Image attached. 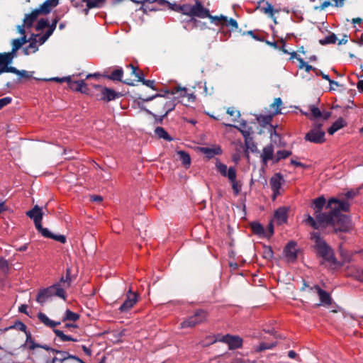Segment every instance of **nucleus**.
Here are the masks:
<instances>
[{
    "instance_id": "obj_1",
    "label": "nucleus",
    "mask_w": 363,
    "mask_h": 363,
    "mask_svg": "<svg viewBox=\"0 0 363 363\" xmlns=\"http://www.w3.org/2000/svg\"><path fill=\"white\" fill-rule=\"evenodd\" d=\"M350 206L348 201L335 198L329 199L326 204L325 197L319 196L313 200L311 205L315 219L308 215L306 222L316 230L331 226L335 233L349 232L352 228L350 218L340 211H348Z\"/></svg>"
},
{
    "instance_id": "obj_2",
    "label": "nucleus",
    "mask_w": 363,
    "mask_h": 363,
    "mask_svg": "<svg viewBox=\"0 0 363 363\" xmlns=\"http://www.w3.org/2000/svg\"><path fill=\"white\" fill-rule=\"evenodd\" d=\"M311 239L314 241V248L316 255L321 257V265L333 267L337 264L334 251L332 247L324 240L318 232H313L311 234Z\"/></svg>"
},
{
    "instance_id": "obj_3",
    "label": "nucleus",
    "mask_w": 363,
    "mask_h": 363,
    "mask_svg": "<svg viewBox=\"0 0 363 363\" xmlns=\"http://www.w3.org/2000/svg\"><path fill=\"white\" fill-rule=\"evenodd\" d=\"M311 239L314 241V248L316 255L321 257V265L333 267L337 264L334 251L332 247L324 240L318 232H313L311 234Z\"/></svg>"
},
{
    "instance_id": "obj_4",
    "label": "nucleus",
    "mask_w": 363,
    "mask_h": 363,
    "mask_svg": "<svg viewBox=\"0 0 363 363\" xmlns=\"http://www.w3.org/2000/svg\"><path fill=\"white\" fill-rule=\"evenodd\" d=\"M46 351L49 352V354L42 357L41 363H68L71 360L78 363H85L78 357L70 354L66 351L59 350L50 347Z\"/></svg>"
},
{
    "instance_id": "obj_5",
    "label": "nucleus",
    "mask_w": 363,
    "mask_h": 363,
    "mask_svg": "<svg viewBox=\"0 0 363 363\" xmlns=\"http://www.w3.org/2000/svg\"><path fill=\"white\" fill-rule=\"evenodd\" d=\"M180 12L186 16H189L190 18L186 22H192L194 27L197 26L199 21L195 17L200 18L203 16L206 11L204 10V6L199 0H196L194 5L191 6L189 4H184L181 6Z\"/></svg>"
},
{
    "instance_id": "obj_6",
    "label": "nucleus",
    "mask_w": 363,
    "mask_h": 363,
    "mask_svg": "<svg viewBox=\"0 0 363 363\" xmlns=\"http://www.w3.org/2000/svg\"><path fill=\"white\" fill-rule=\"evenodd\" d=\"M38 318L40 320L41 323H43L46 326L53 328V332L57 337H58L60 340L62 342L66 341H72L77 342L78 340L77 338H74L70 335H65L63 331L55 329V328L59 325H60V322H55L54 320H50L45 313L40 312L38 314Z\"/></svg>"
},
{
    "instance_id": "obj_7",
    "label": "nucleus",
    "mask_w": 363,
    "mask_h": 363,
    "mask_svg": "<svg viewBox=\"0 0 363 363\" xmlns=\"http://www.w3.org/2000/svg\"><path fill=\"white\" fill-rule=\"evenodd\" d=\"M322 123H314L312 128L305 135L304 139L315 144L323 143L325 141V133L322 129Z\"/></svg>"
},
{
    "instance_id": "obj_8",
    "label": "nucleus",
    "mask_w": 363,
    "mask_h": 363,
    "mask_svg": "<svg viewBox=\"0 0 363 363\" xmlns=\"http://www.w3.org/2000/svg\"><path fill=\"white\" fill-rule=\"evenodd\" d=\"M208 313L203 309H198L194 314L180 323L181 328H194L207 320Z\"/></svg>"
},
{
    "instance_id": "obj_9",
    "label": "nucleus",
    "mask_w": 363,
    "mask_h": 363,
    "mask_svg": "<svg viewBox=\"0 0 363 363\" xmlns=\"http://www.w3.org/2000/svg\"><path fill=\"white\" fill-rule=\"evenodd\" d=\"M306 288L308 289V291L311 293L317 294L319 296V298L320 301V304L324 306H329L332 303L331 297L327 291L323 290L318 285H315L312 287H310L309 285L303 280V286L301 289V291H304ZM319 306V304H318Z\"/></svg>"
},
{
    "instance_id": "obj_10",
    "label": "nucleus",
    "mask_w": 363,
    "mask_h": 363,
    "mask_svg": "<svg viewBox=\"0 0 363 363\" xmlns=\"http://www.w3.org/2000/svg\"><path fill=\"white\" fill-rule=\"evenodd\" d=\"M188 89L185 87H174L171 90L166 89L164 91V94H157L155 95H152L151 96L143 97L140 95L138 97V100H141L143 102L144 101H150L157 97H164L166 94H170L172 96H174L177 94H179V97H186L187 96Z\"/></svg>"
},
{
    "instance_id": "obj_11",
    "label": "nucleus",
    "mask_w": 363,
    "mask_h": 363,
    "mask_svg": "<svg viewBox=\"0 0 363 363\" xmlns=\"http://www.w3.org/2000/svg\"><path fill=\"white\" fill-rule=\"evenodd\" d=\"M138 295L136 293L132 292L131 289L128 291L126 299L119 307L118 310L121 313H127L138 301Z\"/></svg>"
},
{
    "instance_id": "obj_12",
    "label": "nucleus",
    "mask_w": 363,
    "mask_h": 363,
    "mask_svg": "<svg viewBox=\"0 0 363 363\" xmlns=\"http://www.w3.org/2000/svg\"><path fill=\"white\" fill-rule=\"evenodd\" d=\"M220 341L226 343L230 350L241 348L243 343V340L240 336L230 334L223 335Z\"/></svg>"
},
{
    "instance_id": "obj_13",
    "label": "nucleus",
    "mask_w": 363,
    "mask_h": 363,
    "mask_svg": "<svg viewBox=\"0 0 363 363\" xmlns=\"http://www.w3.org/2000/svg\"><path fill=\"white\" fill-rule=\"evenodd\" d=\"M96 88L100 89L101 91V98L100 100L104 101H111L115 100L116 99L120 98L122 94L120 92H117L115 90L108 88L103 87L100 85L96 86Z\"/></svg>"
},
{
    "instance_id": "obj_14",
    "label": "nucleus",
    "mask_w": 363,
    "mask_h": 363,
    "mask_svg": "<svg viewBox=\"0 0 363 363\" xmlns=\"http://www.w3.org/2000/svg\"><path fill=\"white\" fill-rule=\"evenodd\" d=\"M123 75V70L121 67L118 68L115 70H113L110 75L106 76V78L108 79L113 80V81H118L121 82L125 84L129 85V86H135V84L134 82V80L131 79H125L124 80L122 79Z\"/></svg>"
},
{
    "instance_id": "obj_15",
    "label": "nucleus",
    "mask_w": 363,
    "mask_h": 363,
    "mask_svg": "<svg viewBox=\"0 0 363 363\" xmlns=\"http://www.w3.org/2000/svg\"><path fill=\"white\" fill-rule=\"evenodd\" d=\"M216 167L223 177H228V179L233 178L234 174H236V169L234 167H230L228 169L227 165L220 162L218 160L216 163Z\"/></svg>"
},
{
    "instance_id": "obj_16",
    "label": "nucleus",
    "mask_w": 363,
    "mask_h": 363,
    "mask_svg": "<svg viewBox=\"0 0 363 363\" xmlns=\"http://www.w3.org/2000/svg\"><path fill=\"white\" fill-rule=\"evenodd\" d=\"M296 242L289 241L284 248V253L288 261L294 262L297 259Z\"/></svg>"
},
{
    "instance_id": "obj_17",
    "label": "nucleus",
    "mask_w": 363,
    "mask_h": 363,
    "mask_svg": "<svg viewBox=\"0 0 363 363\" xmlns=\"http://www.w3.org/2000/svg\"><path fill=\"white\" fill-rule=\"evenodd\" d=\"M26 214L33 220L35 226L42 223L43 213L41 208L38 205L34 206V207L30 211H28Z\"/></svg>"
},
{
    "instance_id": "obj_18",
    "label": "nucleus",
    "mask_w": 363,
    "mask_h": 363,
    "mask_svg": "<svg viewBox=\"0 0 363 363\" xmlns=\"http://www.w3.org/2000/svg\"><path fill=\"white\" fill-rule=\"evenodd\" d=\"M284 180L282 175L280 173H277L270 179V185L273 191V197L275 199L279 195V189L281 186V182Z\"/></svg>"
},
{
    "instance_id": "obj_19",
    "label": "nucleus",
    "mask_w": 363,
    "mask_h": 363,
    "mask_svg": "<svg viewBox=\"0 0 363 363\" xmlns=\"http://www.w3.org/2000/svg\"><path fill=\"white\" fill-rule=\"evenodd\" d=\"M46 289L49 291L50 298L57 296L62 298L63 300L66 299L65 291L64 290L63 287L60 286V284L55 283L52 286L47 287Z\"/></svg>"
},
{
    "instance_id": "obj_20",
    "label": "nucleus",
    "mask_w": 363,
    "mask_h": 363,
    "mask_svg": "<svg viewBox=\"0 0 363 363\" xmlns=\"http://www.w3.org/2000/svg\"><path fill=\"white\" fill-rule=\"evenodd\" d=\"M235 128L238 129L242 133L244 139L246 138H252L254 133V128L252 124H249L245 121H242L240 123V126L234 125Z\"/></svg>"
},
{
    "instance_id": "obj_21",
    "label": "nucleus",
    "mask_w": 363,
    "mask_h": 363,
    "mask_svg": "<svg viewBox=\"0 0 363 363\" xmlns=\"http://www.w3.org/2000/svg\"><path fill=\"white\" fill-rule=\"evenodd\" d=\"M159 105L161 106V111H164V113L162 115L160 118V121L162 122L164 118H165L169 112L174 109L176 104L174 103V100L171 99L166 101H161L159 102Z\"/></svg>"
},
{
    "instance_id": "obj_22",
    "label": "nucleus",
    "mask_w": 363,
    "mask_h": 363,
    "mask_svg": "<svg viewBox=\"0 0 363 363\" xmlns=\"http://www.w3.org/2000/svg\"><path fill=\"white\" fill-rule=\"evenodd\" d=\"M68 84L69 88L73 91H79L82 94H88L89 89L84 80L72 81L70 79V82H68Z\"/></svg>"
},
{
    "instance_id": "obj_23",
    "label": "nucleus",
    "mask_w": 363,
    "mask_h": 363,
    "mask_svg": "<svg viewBox=\"0 0 363 363\" xmlns=\"http://www.w3.org/2000/svg\"><path fill=\"white\" fill-rule=\"evenodd\" d=\"M274 147L272 144H269L263 148L262 153L261 154V158L262 162L264 164H267L269 160H274Z\"/></svg>"
},
{
    "instance_id": "obj_24",
    "label": "nucleus",
    "mask_w": 363,
    "mask_h": 363,
    "mask_svg": "<svg viewBox=\"0 0 363 363\" xmlns=\"http://www.w3.org/2000/svg\"><path fill=\"white\" fill-rule=\"evenodd\" d=\"M289 208L283 206L279 207L274 212V218L279 224H283L287 222Z\"/></svg>"
},
{
    "instance_id": "obj_25",
    "label": "nucleus",
    "mask_w": 363,
    "mask_h": 363,
    "mask_svg": "<svg viewBox=\"0 0 363 363\" xmlns=\"http://www.w3.org/2000/svg\"><path fill=\"white\" fill-rule=\"evenodd\" d=\"M266 6L262 7L261 6H257L256 10H259L264 14L268 15V16L271 18L274 19V22L277 23L276 18L274 17V13H278L279 10H274L273 6L269 2H265Z\"/></svg>"
},
{
    "instance_id": "obj_26",
    "label": "nucleus",
    "mask_w": 363,
    "mask_h": 363,
    "mask_svg": "<svg viewBox=\"0 0 363 363\" xmlns=\"http://www.w3.org/2000/svg\"><path fill=\"white\" fill-rule=\"evenodd\" d=\"M40 14H43L39 9H34L30 13L26 14L23 23L26 28L32 27L34 21L38 18Z\"/></svg>"
},
{
    "instance_id": "obj_27",
    "label": "nucleus",
    "mask_w": 363,
    "mask_h": 363,
    "mask_svg": "<svg viewBox=\"0 0 363 363\" xmlns=\"http://www.w3.org/2000/svg\"><path fill=\"white\" fill-rule=\"evenodd\" d=\"M71 268H67L66 269V274L65 276H62L60 281L57 282V284H60V286L63 287L64 290L65 291L66 289H68L70 287L72 284V277H71Z\"/></svg>"
},
{
    "instance_id": "obj_28",
    "label": "nucleus",
    "mask_w": 363,
    "mask_h": 363,
    "mask_svg": "<svg viewBox=\"0 0 363 363\" xmlns=\"http://www.w3.org/2000/svg\"><path fill=\"white\" fill-rule=\"evenodd\" d=\"M14 57L15 54L12 52L0 53V67H9Z\"/></svg>"
},
{
    "instance_id": "obj_29",
    "label": "nucleus",
    "mask_w": 363,
    "mask_h": 363,
    "mask_svg": "<svg viewBox=\"0 0 363 363\" xmlns=\"http://www.w3.org/2000/svg\"><path fill=\"white\" fill-rule=\"evenodd\" d=\"M26 343L28 345V349L33 350L35 348H43L45 350H48L49 346L47 345H40L35 343L32 338L31 333L30 332L26 333Z\"/></svg>"
},
{
    "instance_id": "obj_30",
    "label": "nucleus",
    "mask_w": 363,
    "mask_h": 363,
    "mask_svg": "<svg viewBox=\"0 0 363 363\" xmlns=\"http://www.w3.org/2000/svg\"><path fill=\"white\" fill-rule=\"evenodd\" d=\"M204 10L206 11L203 13V16H201V18H208L211 20V23H215L216 25H221V22H223L224 21H226V16L220 15V16H212L210 13V11L208 9H206L204 7Z\"/></svg>"
},
{
    "instance_id": "obj_31",
    "label": "nucleus",
    "mask_w": 363,
    "mask_h": 363,
    "mask_svg": "<svg viewBox=\"0 0 363 363\" xmlns=\"http://www.w3.org/2000/svg\"><path fill=\"white\" fill-rule=\"evenodd\" d=\"M58 4L59 0H46L40 5L39 9L43 14H48L50 12L51 8L57 6Z\"/></svg>"
},
{
    "instance_id": "obj_32",
    "label": "nucleus",
    "mask_w": 363,
    "mask_h": 363,
    "mask_svg": "<svg viewBox=\"0 0 363 363\" xmlns=\"http://www.w3.org/2000/svg\"><path fill=\"white\" fill-rule=\"evenodd\" d=\"M5 71L6 72H11L13 74H16L18 75L20 77L25 78V79H29L32 77V74L33 72H28L26 70H18L15 67H9V68H6Z\"/></svg>"
},
{
    "instance_id": "obj_33",
    "label": "nucleus",
    "mask_w": 363,
    "mask_h": 363,
    "mask_svg": "<svg viewBox=\"0 0 363 363\" xmlns=\"http://www.w3.org/2000/svg\"><path fill=\"white\" fill-rule=\"evenodd\" d=\"M201 152L203 153L208 159H211L215 155H220L222 153V150L220 147H216L215 148L201 147Z\"/></svg>"
},
{
    "instance_id": "obj_34",
    "label": "nucleus",
    "mask_w": 363,
    "mask_h": 363,
    "mask_svg": "<svg viewBox=\"0 0 363 363\" xmlns=\"http://www.w3.org/2000/svg\"><path fill=\"white\" fill-rule=\"evenodd\" d=\"M346 125L345 121L342 118H339L336 120L332 125L328 128V133L330 135H333L335 132L339 130L340 128L345 127Z\"/></svg>"
},
{
    "instance_id": "obj_35",
    "label": "nucleus",
    "mask_w": 363,
    "mask_h": 363,
    "mask_svg": "<svg viewBox=\"0 0 363 363\" xmlns=\"http://www.w3.org/2000/svg\"><path fill=\"white\" fill-rule=\"evenodd\" d=\"M50 298V295L49 291L46 288H43L39 290L37 296H36V301L39 303L40 305H43L48 298Z\"/></svg>"
},
{
    "instance_id": "obj_36",
    "label": "nucleus",
    "mask_w": 363,
    "mask_h": 363,
    "mask_svg": "<svg viewBox=\"0 0 363 363\" xmlns=\"http://www.w3.org/2000/svg\"><path fill=\"white\" fill-rule=\"evenodd\" d=\"M314 72H315V75L321 76L323 79L327 80L329 82V84L330 85V91L335 90V89L332 86L333 84H335V86H341L337 82L331 79L328 74L323 73L321 70L315 68V69H314Z\"/></svg>"
},
{
    "instance_id": "obj_37",
    "label": "nucleus",
    "mask_w": 363,
    "mask_h": 363,
    "mask_svg": "<svg viewBox=\"0 0 363 363\" xmlns=\"http://www.w3.org/2000/svg\"><path fill=\"white\" fill-rule=\"evenodd\" d=\"M155 133L159 138H162L169 142L173 140V138L162 127H157L155 130Z\"/></svg>"
},
{
    "instance_id": "obj_38",
    "label": "nucleus",
    "mask_w": 363,
    "mask_h": 363,
    "mask_svg": "<svg viewBox=\"0 0 363 363\" xmlns=\"http://www.w3.org/2000/svg\"><path fill=\"white\" fill-rule=\"evenodd\" d=\"M177 155L179 156V160L182 164L186 167H189L191 164V157L189 154L184 150H179L177 152Z\"/></svg>"
},
{
    "instance_id": "obj_39",
    "label": "nucleus",
    "mask_w": 363,
    "mask_h": 363,
    "mask_svg": "<svg viewBox=\"0 0 363 363\" xmlns=\"http://www.w3.org/2000/svg\"><path fill=\"white\" fill-rule=\"evenodd\" d=\"M86 3L88 9L94 8H101L105 3L106 0H82Z\"/></svg>"
},
{
    "instance_id": "obj_40",
    "label": "nucleus",
    "mask_w": 363,
    "mask_h": 363,
    "mask_svg": "<svg viewBox=\"0 0 363 363\" xmlns=\"http://www.w3.org/2000/svg\"><path fill=\"white\" fill-rule=\"evenodd\" d=\"M274 115L269 114V115H257L256 116V120L259 124H262L263 125H271L270 123L272 120Z\"/></svg>"
},
{
    "instance_id": "obj_41",
    "label": "nucleus",
    "mask_w": 363,
    "mask_h": 363,
    "mask_svg": "<svg viewBox=\"0 0 363 363\" xmlns=\"http://www.w3.org/2000/svg\"><path fill=\"white\" fill-rule=\"evenodd\" d=\"M309 111L311 112L310 120L318 119L322 117V111L315 105H310Z\"/></svg>"
},
{
    "instance_id": "obj_42",
    "label": "nucleus",
    "mask_w": 363,
    "mask_h": 363,
    "mask_svg": "<svg viewBox=\"0 0 363 363\" xmlns=\"http://www.w3.org/2000/svg\"><path fill=\"white\" fill-rule=\"evenodd\" d=\"M79 315L77 313L71 311L69 309H67L65 313V316L62 318V321L71 320V321H77L79 319Z\"/></svg>"
},
{
    "instance_id": "obj_43",
    "label": "nucleus",
    "mask_w": 363,
    "mask_h": 363,
    "mask_svg": "<svg viewBox=\"0 0 363 363\" xmlns=\"http://www.w3.org/2000/svg\"><path fill=\"white\" fill-rule=\"evenodd\" d=\"M250 227H251V229H252V231L253 232V233H255L259 236L264 234V228L262 226V225H261L259 223L252 222L250 224Z\"/></svg>"
},
{
    "instance_id": "obj_44",
    "label": "nucleus",
    "mask_w": 363,
    "mask_h": 363,
    "mask_svg": "<svg viewBox=\"0 0 363 363\" xmlns=\"http://www.w3.org/2000/svg\"><path fill=\"white\" fill-rule=\"evenodd\" d=\"M292 155L291 151L289 150H279L276 153L274 157V163H277L282 159H286Z\"/></svg>"
},
{
    "instance_id": "obj_45",
    "label": "nucleus",
    "mask_w": 363,
    "mask_h": 363,
    "mask_svg": "<svg viewBox=\"0 0 363 363\" xmlns=\"http://www.w3.org/2000/svg\"><path fill=\"white\" fill-rule=\"evenodd\" d=\"M236 176L237 174H235L233 178L229 179V181L232 184V189L233 190L234 194L235 195H238L241 191L242 184L240 182L237 181Z\"/></svg>"
},
{
    "instance_id": "obj_46",
    "label": "nucleus",
    "mask_w": 363,
    "mask_h": 363,
    "mask_svg": "<svg viewBox=\"0 0 363 363\" xmlns=\"http://www.w3.org/2000/svg\"><path fill=\"white\" fill-rule=\"evenodd\" d=\"M282 105L281 99L278 97L274 99V102L270 105L271 108H273V115L281 113V106Z\"/></svg>"
},
{
    "instance_id": "obj_47",
    "label": "nucleus",
    "mask_w": 363,
    "mask_h": 363,
    "mask_svg": "<svg viewBox=\"0 0 363 363\" xmlns=\"http://www.w3.org/2000/svg\"><path fill=\"white\" fill-rule=\"evenodd\" d=\"M245 145L247 150H250L252 152H257L258 151L257 143L254 142L253 138H245Z\"/></svg>"
},
{
    "instance_id": "obj_48",
    "label": "nucleus",
    "mask_w": 363,
    "mask_h": 363,
    "mask_svg": "<svg viewBox=\"0 0 363 363\" xmlns=\"http://www.w3.org/2000/svg\"><path fill=\"white\" fill-rule=\"evenodd\" d=\"M11 329H16L20 331L24 332L26 334V333H28V331L26 330V325L20 320L16 321L13 325L9 326V328H6L4 330L6 331Z\"/></svg>"
},
{
    "instance_id": "obj_49",
    "label": "nucleus",
    "mask_w": 363,
    "mask_h": 363,
    "mask_svg": "<svg viewBox=\"0 0 363 363\" xmlns=\"http://www.w3.org/2000/svg\"><path fill=\"white\" fill-rule=\"evenodd\" d=\"M337 40V37L335 33H331L330 35L326 36L323 39H320L319 40V43L322 45H325L328 44H333L335 43Z\"/></svg>"
},
{
    "instance_id": "obj_50",
    "label": "nucleus",
    "mask_w": 363,
    "mask_h": 363,
    "mask_svg": "<svg viewBox=\"0 0 363 363\" xmlns=\"http://www.w3.org/2000/svg\"><path fill=\"white\" fill-rule=\"evenodd\" d=\"M35 228L43 237L47 238L52 237V233L48 228H43L41 223L35 225Z\"/></svg>"
},
{
    "instance_id": "obj_51",
    "label": "nucleus",
    "mask_w": 363,
    "mask_h": 363,
    "mask_svg": "<svg viewBox=\"0 0 363 363\" xmlns=\"http://www.w3.org/2000/svg\"><path fill=\"white\" fill-rule=\"evenodd\" d=\"M262 257L265 259L271 260L274 257V252L270 246L264 245L263 247Z\"/></svg>"
},
{
    "instance_id": "obj_52",
    "label": "nucleus",
    "mask_w": 363,
    "mask_h": 363,
    "mask_svg": "<svg viewBox=\"0 0 363 363\" xmlns=\"http://www.w3.org/2000/svg\"><path fill=\"white\" fill-rule=\"evenodd\" d=\"M277 345V342L267 343V342H261L257 348L256 349L257 352H262L266 350H270L274 347Z\"/></svg>"
},
{
    "instance_id": "obj_53",
    "label": "nucleus",
    "mask_w": 363,
    "mask_h": 363,
    "mask_svg": "<svg viewBox=\"0 0 363 363\" xmlns=\"http://www.w3.org/2000/svg\"><path fill=\"white\" fill-rule=\"evenodd\" d=\"M297 60L299 62L298 67L300 69L304 68L306 72H309L310 71L314 72V69H315V67L307 64L301 57L297 58Z\"/></svg>"
},
{
    "instance_id": "obj_54",
    "label": "nucleus",
    "mask_w": 363,
    "mask_h": 363,
    "mask_svg": "<svg viewBox=\"0 0 363 363\" xmlns=\"http://www.w3.org/2000/svg\"><path fill=\"white\" fill-rule=\"evenodd\" d=\"M221 26H225L227 27L231 26L232 30H235L238 28V22L235 19H233V18L228 19L227 17H226V21L221 22Z\"/></svg>"
},
{
    "instance_id": "obj_55",
    "label": "nucleus",
    "mask_w": 363,
    "mask_h": 363,
    "mask_svg": "<svg viewBox=\"0 0 363 363\" xmlns=\"http://www.w3.org/2000/svg\"><path fill=\"white\" fill-rule=\"evenodd\" d=\"M12 44V50L11 52L15 54L17 50H18L21 47L22 44L20 41L19 38L13 39L11 42Z\"/></svg>"
},
{
    "instance_id": "obj_56",
    "label": "nucleus",
    "mask_w": 363,
    "mask_h": 363,
    "mask_svg": "<svg viewBox=\"0 0 363 363\" xmlns=\"http://www.w3.org/2000/svg\"><path fill=\"white\" fill-rule=\"evenodd\" d=\"M140 82H142L143 84L150 87L152 90H157V88L155 85L154 80L145 79V78H143V77H140Z\"/></svg>"
},
{
    "instance_id": "obj_57",
    "label": "nucleus",
    "mask_w": 363,
    "mask_h": 363,
    "mask_svg": "<svg viewBox=\"0 0 363 363\" xmlns=\"http://www.w3.org/2000/svg\"><path fill=\"white\" fill-rule=\"evenodd\" d=\"M49 26V23L47 20L41 18L35 26L36 30H41Z\"/></svg>"
},
{
    "instance_id": "obj_58",
    "label": "nucleus",
    "mask_w": 363,
    "mask_h": 363,
    "mask_svg": "<svg viewBox=\"0 0 363 363\" xmlns=\"http://www.w3.org/2000/svg\"><path fill=\"white\" fill-rule=\"evenodd\" d=\"M216 341V339H214L213 337L212 336H208L205 340H203V341H201L199 342V344L202 346V347H207L210 345H212Z\"/></svg>"
},
{
    "instance_id": "obj_59",
    "label": "nucleus",
    "mask_w": 363,
    "mask_h": 363,
    "mask_svg": "<svg viewBox=\"0 0 363 363\" xmlns=\"http://www.w3.org/2000/svg\"><path fill=\"white\" fill-rule=\"evenodd\" d=\"M163 6H167L169 9L177 11V12H180V9H181V6H182V5H180V4H177L175 3L172 4V3L169 2L168 1H167V3H164Z\"/></svg>"
},
{
    "instance_id": "obj_60",
    "label": "nucleus",
    "mask_w": 363,
    "mask_h": 363,
    "mask_svg": "<svg viewBox=\"0 0 363 363\" xmlns=\"http://www.w3.org/2000/svg\"><path fill=\"white\" fill-rule=\"evenodd\" d=\"M227 113L230 116L235 117V119L240 116V111L236 110L234 107H230L227 109Z\"/></svg>"
},
{
    "instance_id": "obj_61",
    "label": "nucleus",
    "mask_w": 363,
    "mask_h": 363,
    "mask_svg": "<svg viewBox=\"0 0 363 363\" xmlns=\"http://www.w3.org/2000/svg\"><path fill=\"white\" fill-rule=\"evenodd\" d=\"M12 101V98L9 96H6L2 99H0V110L3 108L4 106L9 105Z\"/></svg>"
},
{
    "instance_id": "obj_62",
    "label": "nucleus",
    "mask_w": 363,
    "mask_h": 363,
    "mask_svg": "<svg viewBox=\"0 0 363 363\" xmlns=\"http://www.w3.org/2000/svg\"><path fill=\"white\" fill-rule=\"evenodd\" d=\"M50 239H52L54 240L58 241L61 243H65L66 242V237L63 235H55L52 233V237H51Z\"/></svg>"
},
{
    "instance_id": "obj_63",
    "label": "nucleus",
    "mask_w": 363,
    "mask_h": 363,
    "mask_svg": "<svg viewBox=\"0 0 363 363\" xmlns=\"http://www.w3.org/2000/svg\"><path fill=\"white\" fill-rule=\"evenodd\" d=\"M50 239H52L54 240L58 241L61 243H65L66 242V237L63 235H55L52 233V237H51Z\"/></svg>"
},
{
    "instance_id": "obj_64",
    "label": "nucleus",
    "mask_w": 363,
    "mask_h": 363,
    "mask_svg": "<svg viewBox=\"0 0 363 363\" xmlns=\"http://www.w3.org/2000/svg\"><path fill=\"white\" fill-rule=\"evenodd\" d=\"M32 37L33 38V40L32 42L28 45V48L29 49H32L33 50V52H35L37 50H38V48H37V40L35 39V37L36 35H35L34 34L32 35Z\"/></svg>"
}]
</instances>
